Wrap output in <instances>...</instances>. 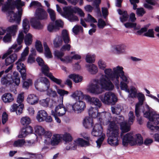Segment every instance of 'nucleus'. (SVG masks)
I'll use <instances>...</instances> for the list:
<instances>
[{
    "instance_id": "obj_1",
    "label": "nucleus",
    "mask_w": 159,
    "mask_h": 159,
    "mask_svg": "<svg viewBox=\"0 0 159 159\" xmlns=\"http://www.w3.org/2000/svg\"><path fill=\"white\" fill-rule=\"evenodd\" d=\"M24 2L21 0H7L2 6V11L7 12L9 21L19 24L21 20L22 10L21 7L24 5Z\"/></svg>"
},
{
    "instance_id": "obj_2",
    "label": "nucleus",
    "mask_w": 159,
    "mask_h": 159,
    "mask_svg": "<svg viewBox=\"0 0 159 159\" xmlns=\"http://www.w3.org/2000/svg\"><path fill=\"white\" fill-rule=\"evenodd\" d=\"M123 70V67L119 66L113 67L114 72L109 79L118 90L120 89L122 90L126 89L131 81L129 77L125 74Z\"/></svg>"
},
{
    "instance_id": "obj_3",
    "label": "nucleus",
    "mask_w": 159,
    "mask_h": 159,
    "mask_svg": "<svg viewBox=\"0 0 159 159\" xmlns=\"http://www.w3.org/2000/svg\"><path fill=\"white\" fill-rule=\"evenodd\" d=\"M98 65L99 69L104 70V73L101 75L99 79L102 88L107 91L113 90L114 89V85L109 79L114 72L113 68H106V63L102 59L98 61Z\"/></svg>"
},
{
    "instance_id": "obj_4",
    "label": "nucleus",
    "mask_w": 159,
    "mask_h": 159,
    "mask_svg": "<svg viewBox=\"0 0 159 159\" xmlns=\"http://www.w3.org/2000/svg\"><path fill=\"white\" fill-rule=\"evenodd\" d=\"M24 37L23 32H20L18 37L17 39V44L14 43L12 46L10 48L8 51L4 53L2 57V59L6 58L5 64L9 65L15 61L16 59L17 56L15 53L9 55L13 51L15 52H18L22 48V45L21 44L23 42V38Z\"/></svg>"
},
{
    "instance_id": "obj_5",
    "label": "nucleus",
    "mask_w": 159,
    "mask_h": 159,
    "mask_svg": "<svg viewBox=\"0 0 159 159\" xmlns=\"http://www.w3.org/2000/svg\"><path fill=\"white\" fill-rule=\"evenodd\" d=\"M144 109L143 111L144 116L147 118L149 121L147 124V127L151 132H159V126L153 125L152 124L157 125L159 123V114L150 107L147 104L144 107Z\"/></svg>"
},
{
    "instance_id": "obj_6",
    "label": "nucleus",
    "mask_w": 159,
    "mask_h": 159,
    "mask_svg": "<svg viewBox=\"0 0 159 159\" xmlns=\"http://www.w3.org/2000/svg\"><path fill=\"white\" fill-rule=\"evenodd\" d=\"M107 134L108 137L107 141L108 144L112 147H116L119 145L120 140L119 129L115 123L113 122L110 123Z\"/></svg>"
},
{
    "instance_id": "obj_7",
    "label": "nucleus",
    "mask_w": 159,
    "mask_h": 159,
    "mask_svg": "<svg viewBox=\"0 0 159 159\" xmlns=\"http://www.w3.org/2000/svg\"><path fill=\"white\" fill-rule=\"evenodd\" d=\"M98 110L93 107H90L89 110V114L91 118L98 119V121L103 125H107L110 122L111 117L110 113L103 111L98 112Z\"/></svg>"
},
{
    "instance_id": "obj_8",
    "label": "nucleus",
    "mask_w": 159,
    "mask_h": 159,
    "mask_svg": "<svg viewBox=\"0 0 159 159\" xmlns=\"http://www.w3.org/2000/svg\"><path fill=\"white\" fill-rule=\"evenodd\" d=\"M122 144L127 146L128 144L131 145H135L137 143L140 145L143 143V138L140 134L134 135L132 133H129L126 134L122 138Z\"/></svg>"
},
{
    "instance_id": "obj_9",
    "label": "nucleus",
    "mask_w": 159,
    "mask_h": 159,
    "mask_svg": "<svg viewBox=\"0 0 159 159\" xmlns=\"http://www.w3.org/2000/svg\"><path fill=\"white\" fill-rule=\"evenodd\" d=\"M35 16V18H32L30 20L32 26L35 29H42L43 26L37 18L40 20L46 19L47 17V12L43 9L38 8L36 10Z\"/></svg>"
},
{
    "instance_id": "obj_10",
    "label": "nucleus",
    "mask_w": 159,
    "mask_h": 159,
    "mask_svg": "<svg viewBox=\"0 0 159 159\" xmlns=\"http://www.w3.org/2000/svg\"><path fill=\"white\" fill-rule=\"evenodd\" d=\"M29 47H26L21 54V57L18 61L16 63L17 70L20 73L22 78L23 80H25L26 74V73L25 66L22 62L26 59V57L29 53Z\"/></svg>"
},
{
    "instance_id": "obj_11",
    "label": "nucleus",
    "mask_w": 159,
    "mask_h": 159,
    "mask_svg": "<svg viewBox=\"0 0 159 159\" xmlns=\"http://www.w3.org/2000/svg\"><path fill=\"white\" fill-rule=\"evenodd\" d=\"M100 123V124H96L91 132L92 135L94 136L97 137L101 136V137L98 138L96 141L97 147L99 148H100L105 137V134L102 133V128L101 125L102 124Z\"/></svg>"
},
{
    "instance_id": "obj_12",
    "label": "nucleus",
    "mask_w": 159,
    "mask_h": 159,
    "mask_svg": "<svg viewBox=\"0 0 159 159\" xmlns=\"http://www.w3.org/2000/svg\"><path fill=\"white\" fill-rule=\"evenodd\" d=\"M1 82L2 84L4 85L10 84L14 82L16 85H18L20 82L19 74L17 72H14L12 76L9 74L4 75L1 79Z\"/></svg>"
},
{
    "instance_id": "obj_13",
    "label": "nucleus",
    "mask_w": 159,
    "mask_h": 159,
    "mask_svg": "<svg viewBox=\"0 0 159 159\" xmlns=\"http://www.w3.org/2000/svg\"><path fill=\"white\" fill-rule=\"evenodd\" d=\"M99 98L103 103L107 105H114L117 101V98L113 93L108 92L100 95Z\"/></svg>"
},
{
    "instance_id": "obj_14",
    "label": "nucleus",
    "mask_w": 159,
    "mask_h": 159,
    "mask_svg": "<svg viewBox=\"0 0 159 159\" xmlns=\"http://www.w3.org/2000/svg\"><path fill=\"white\" fill-rule=\"evenodd\" d=\"M24 99V93L19 94L17 98V102L18 104H14L12 105L10 108L11 112L16 111L18 115H20L22 113L23 109L24 107V104L22 103Z\"/></svg>"
},
{
    "instance_id": "obj_15",
    "label": "nucleus",
    "mask_w": 159,
    "mask_h": 159,
    "mask_svg": "<svg viewBox=\"0 0 159 159\" xmlns=\"http://www.w3.org/2000/svg\"><path fill=\"white\" fill-rule=\"evenodd\" d=\"M63 40L65 43H68L70 42L69 37L67 32L66 30H62L61 36L57 35L53 40V43L54 46L56 48H57L61 46L62 44Z\"/></svg>"
},
{
    "instance_id": "obj_16",
    "label": "nucleus",
    "mask_w": 159,
    "mask_h": 159,
    "mask_svg": "<svg viewBox=\"0 0 159 159\" xmlns=\"http://www.w3.org/2000/svg\"><path fill=\"white\" fill-rule=\"evenodd\" d=\"M50 83L46 77L40 78L35 81V87L36 89L41 91H44L49 89Z\"/></svg>"
},
{
    "instance_id": "obj_17",
    "label": "nucleus",
    "mask_w": 159,
    "mask_h": 159,
    "mask_svg": "<svg viewBox=\"0 0 159 159\" xmlns=\"http://www.w3.org/2000/svg\"><path fill=\"white\" fill-rule=\"evenodd\" d=\"M86 90L90 93L94 94H98L102 93V89L98 85V80L94 79L87 86Z\"/></svg>"
},
{
    "instance_id": "obj_18",
    "label": "nucleus",
    "mask_w": 159,
    "mask_h": 159,
    "mask_svg": "<svg viewBox=\"0 0 159 159\" xmlns=\"http://www.w3.org/2000/svg\"><path fill=\"white\" fill-rule=\"evenodd\" d=\"M70 8H73L71 7H65L63 8V15L67 18L70 22H75L78 20L77 17L74 13V11L69 10Z\"/></svg>"
},
{
    "instance_id": "obj_19",
    "label": "nucleus",
    "mask_w": 159,
    "mask_h": 159,
    "mask_svg": "<svg viewBox=\"0 0 159 159\" xmlns=\"http://www.w3.org/2000/svg\"><path fill=\"white\" fill-rule=\"evenodd\" d=\"M72 110L78 113H81L86 107L85 103L82 100L77 101L74 103L71 104Z\"/></svg>"
},
{
    "instance_id": "obj_20",
    "label": "nucleus",
    "mask_w": 159,
    "mask_h": 159,
    "mask_svg": "<svg viewBox=\"0 0 159 159\" xmlns=\"http://www.w3.org/2000/svg\"><path fill=\"white\" fill-rule=\"evenodd\" d=\"M116 123L114 121H111L113 122L119 124H120V128L122 131L123 132H127L129 131V126L127 125V122L124 121V118L122 116H118L116 118Z\"/></svg>"
},
{
    "instance_id": "obj_21",
    "label": "nucleus",
    "mask_w": 159,
    "mask_h": 159,
    "mask_svg": "<svg viewBox=\"0 0 159 159\" xmlns=\"http://www.w3.org/2000/svg\"><path fill=\"white\" fill-rule=\"evenodd\" d=\"M88 95L84 94L81 91L77 90L72 92L70 97L75 100L78 101L84 99L86 101Z\"/></svg>"
},
{
    "instance_id": "obj_22",
    "label": "nucleus",
    "mask_w": 159,
    "mask_h": 159,
    "mask_svg": "<svg viewBox=\"0 0 159 159\" xmlns=\"http://www.w3.org/2000/svg\"><path fill=\"white\" fill-rule=\"evenodd\" d=\"M136 97L138 99V102L135 106V112L136 116H138V112L139 110L140 107L143 104L145 100V97L144 95L141 92H139Z\"/></svg>"
},
{
    "instance_id": "obj_23",
    "label": "nucleus",
    "mask_w": 159,
    "mask_h": 159,
    "mask_svg": "<svg viewBox=\"0 0 159 159\" xmlns=\"http://www.w3.org/2000/svg\"><path fill=\"white\" fill-rule=\"evenodd\" d=\"M86 101L90 104L94 106V108L98 110L102 106L101 101L98 98L96 97H91L89 95Z\"/></svg>"
},
{
    "instance_id": "obj_24",
    "label": "nucleus",
    "mask_w": 159,
    "mask_h": 159,
    "mask_svg": "<svg viewBox=\"0 0 159 159\" xmlns=\"http://www.w3.org/2000/svg\"><path fill=\"white\" fill-rule=\"evenodd\" d=\"M62 139L61 136L59 134H54L52 139L49 140L45 141L46 145L51 144L52 145L55 146L57 145L61 141Z\"/></svg>"
},
{
    "instance_id": "obj_25",
    "label": "nucleus",
    "mask_w": 159,
    "mask_h": 159,
    "mask_svg": "<svg viewBox=\"0 0 159 159\" xmlns=\"http://www.w3.org/2000/svg\"><path fill=\"white\" fill-rule=\"evenodd\" d=\"M66 111V109L63 106V102L57 106L55 108L54 114H56L59 116H62L64 115Z\"/></svg>"
},
{
    "instance_id": "obj_26",
    "label": "nucleus",
    "mask_w": 159,
    "mask_h": 159,
    "mask_svg": "<svg viewBox=\"0 0 159 159\" xmlns=\"http://www.w3.org/2000/svg\"><path fill=\"white\" fill-rule=\"evenodd\" d=\"M124 91L128 93V97L132 98H136L138 93L137 88L132 86L130 87V89L127 88L126 89L124 90Z\"/></svg>"
},
{
    "instance_id": "obj_27",
    "label": "nucleus",
    "mask_w": 159,
    "mask_h": 159,
    "mask_svg": "<svg viewBox=\"0 0 159 159\" xmlns=\"http://www.w3.org/2000/svg\"><path fill=\"white\" fill-rule=\"evenodd\" d=\"M36 61L39 65L41 67V71L43 74L45 75L47 74V72H49V68L46 65L44 64L43 60L41 58L37 57Z\"/></svg>"
},
{
    "instance_id": "obj_28",
    "label": "nucleus",
    "mask_w": 159,
    "mask_h": 159,
    "mask_svg": "<svg viewBox=\"0 0 159 159\" xmlns=\"http://www.w3.org/2000/svg\"><path fill=\"white\" fill-rule=\"evenodd\" d=\"M47 116V112L45 111L40 110L37 113L36 118L39 122L44 121Z\"/></svg>"
},
{
    "instance_id": "obj_29",
    "label": "nucleus",
    "mask_w": 159,
    "mask_h": 159,
    "mask_svg": "<svg viewBox=\"0 0 159 159\" xmlns=\"http://www.w3.org/2000/svg\"><path fill=\"white\" fill-rule=\"evenodd\" d=\"M113 48L116 51L117 53L124 54L125 53L126 46L124 44H120L114 46Z\"/></svg>"
},
{
    "instance_id": "obj_30",
    "label": "nucleus",
    "mask_w": 159,
    "mask_h": 159,
    "mask_svg": "<svg viewBox=\"0 0 159 159\" xmlns=\"http://www.w3.org/2000/svg\"><path fill=\"white\" fill-rule=\"evenodd\" d=\"M38 97L35 94L29 95L27 98V101L29 104L34 105L38 103L39 101Z\"/></svg>"
},
{
    "instance_id": "obj_31",
    "label": "nucleus",
    "mask_w": 159,
    "mask_h": 159,
    "mask_svg": "<svg viewBox=\"0 0 159 159\" xmlns=\"http://www.w3.org/2000/svg\"><path fill=\"white\" fill-rule=\"evenodd\" d=\"M22 27L24 30V32L23 31H20L19 34L20 32H22L24 36V32L26 34L29 31L30 28V25L29 23V20L27 18H25L22 21ZM19 34H18L19 36ZM24 37L23 38H24Z\"/></svg>"
},
{
    "instance_id": "obj_32",
    "label": "nucleus",
    "mask_w": 159,
    "mask_h": 159,
    "mask_svg": "<svg viewBox=\"0 0 159 159\" xmlns=\"http://www.w3.org/2000/svg\"><path fill=\"white\" fill-rule=\"evenodd\" d=\"M117 11L119 14L121 15L120 19L121 22L123 23L127 21L129 18V16L126 11L120 9H118Z\"/></svg>"
},
{
    "instance_id": "obj_33",
    "label": "nucleus",
    "mask_w": 159,
    "mask_h": 159,
    "mask_svg": "<svg viewBox=\"0 0 159 159\" xmlns=\"http://www.w3.org/2000/svg\"><path fill=\"white\" fill-rule=\"evenodd\" d=\"M2 100L5 103H10L14 100L12 95L10 93H6L3 94L2 97Z\"/></svg>"
},
{
    "instance_id": "obj_34",
    "label": "nucleus",
    "mask_w": 159,
    "mask_h": 159,
    "mask_svg": "<svg viewBox=\"0 0 159 159\" xmlns=\"http://www.w3.org/2000/svg\"><path fill=\"white\" fill-rule=\"evenodd\" d=\"M46 74H45L44 75L49 77L52 81L60 85L61 87H62V86L61 85V83L62 82L61 80L55 77L53 75L52 73L49 72H49H47Z\"/></svg>"
},
{
    "instance_id": "obj_35",
    "label": "nucleus",
    "mask_w": 159,
    "mask_h": 159,
    "mask_svg": "<svg viewBox=\"0 0 159 159\" xmlns=\"http://www.w3.org/2000/svg\"><path fill=\"white\" fill-rule=\"evenodd\" d=\"M18 30V27L17 25H13L7 27L6 30L8 33L7 34H10L11 36H14L16 35Z\"/></svg>"
},
{
    "instance_id": "obj_36",
    "label": "nucleus",
    "mask_w": 159,
    "mask_h": 159,
    "mask_svg": "<svg viewBox=\"0 0 159 159\" xmlns=\"http://www.w3.org/2000/svg\"><path fill=\"white\" fill-rule=\"evenodd\" d=\"M74 142L77 144V145L82 147H86L90 145L89 141H85L81 138H78L74 140Z\"/></svg>"
},
{
    "instance_id": "obj_37",
    "label": "nucleus",
    "mask_w": 159,
    "mask_h": 159,
    "mask_svg": "<svg viewBox=\"0 0 159 159\" xmlns=\"http://www.w3.org/2000/svg\"><path fill=\"white\" fill-rule=\"evenodd\" d=\"M90 117H86L84 120L83 125L86 128H89L92 127L93 125V119Z\"/></svg>"
},
{
    "instance_id": "obj_38",
    "label": "nucleus",
    "mask_w": 159,
    "mask_h": 159,
    "mask_svg": "<svg viewBox=\"0 0 159 159\" xmlns=\"http://www.w3.org/2000/svg\"><path fill=\"white\" fill-rule=\"evenodd\" d=\"M87 67L89 72L91 74H95L98 72V68L94 64L88 65L87 66Z\"/></svg>"
},
{
    "instance_id": "obj_39",
    "label": "nucleus",
    "mask_w": 159,
    "mask_h": 159,
    "mask_svg": "<svg viewBox=\"0 0 159 159\" xmlns=\"http://www.w3.org/2000/svg\"><path fill=\"white\" fill-rule=\"evenodd\" d=\"M62 139L65 141V144H67L73 140V138L70 134L67 132L61 135Z\"/></svg>"
},
{
    "instance_id": "obj_40",
    "label": "nucleus",
    "mask_w": 159,
    "mask_h": 159,
    "mask_svg": "<svg viewBox=\"0 0 159 159\" xmlns=\"http://www.w3.org/2000/svg\"><path fill=\"white\" fill-rule=\"evenodd\" d=\"M69 77L72 79L75 83H78L82 81L83 78L81 76L75 74H71L69 75Z\"/></svg>"
},
{
    "instance_id": "obj_41",
    "label": "nucleus",
    "mask_w": 159,
    "mask_h": 159,
    "mask_svg": "<svg viewBox=\"0 0 159 159\" xmlns=\"http://www.w3.org/2000/svg\"><path fill=\"white\" fill-rule=\"evenodd\" d=\"M34 133L36 136H41L43 135L44 129L39 125L36 126L34 128Z\"/></svg>"
},
{
    "instance_id": "obj_42",
    "label": "nucleus",
    "mask_w": 159,
    "mask_h": 159,
    "mask_svg": "<svg viewBox=\"0 0 159 159\" xmlns=\"http://www.w3.org/2000/svg\"><path fill=\"white\" fill-rule=\"evenodd\" d=\"M43 46L44 49V54L45 57L48 58H50L52 57V55L50 48L46 42L43 43Z\"/></svg>"
},
{
    "instance_id": "obj_43",
    "label": "nucleus",
    "mask_w": 159,
    "mask_h": 159,
    "mask_svg": "<svg viewBox=\"0 0 159 159\" xmlns=\"http://www.w3.org/2000/svg\"><path fill=\"white\" fill-rule=\"evenodd\" d=\"M55 87L57 90V93L61 97V99L60 100V101L61 102H63L64 96L67 95L69 93V92L63 89H58L56 85H55Z\"/></svg>"
},
{
    "instance_id": "obj_44",
    "label": "nucleus",
    "mask_w": 159,
    "mask_h": 159,
    "mask_svg": "<svg viewBox=\"0 0 159 159\" xmlns=\"http://www.w3.org/2000/svg\"><path fill=\"white\" fill-rule=\"evenodd\" d=\"M61 51H55L54 53L55 55L58 58H59L61 61L67 63V62L66 61V59H67V56L65 57L64 58H62V57L64 55V53Z\"/></svg>"
},
{
    "instance_id": "obj_45",
    "label": "nucleus",
    "mask_w": 159,
    "mask_h": 159,
    "mask_svg": "<svg viewBox=\"0 0 159 159\" xmlns=\"http://www.w3.org/2000/svg\"><path fill=\"white\" fill-rule=\"evenodd\" d=\"M129 119L128 122L127 123V125L129 126V131L130 130V126L132 125L135 119V116H134L133 112L132 111H130L128 115Z\"/></svg>"
},
{
    "instance_id": "obj_46",
    "label": "nucleus",
    "mask_w": 159,
    "mask_h": 159,
    "mask_svg": "<svg viewBox=\"0 0 159 159\" xmlns=\"http://www.w3.org/2000/svg\"><path fill=\"white\" fill-rule=\"evenodd\" d=\"M95 55L94 54L88 53L86 56V61L89 63H93L95 61Z\"/></svg>"
},
{
    "instance_id": "obj_47",
    "label": "nucleus",
    "mask_w": 159,
    "mask_h": 159,
    "mask_svg": "<svg viewBox=\"0 0 159 159\" xmlns=\"http://www.w3.org/2000/svg\"><path fill=\"white\" fill-rule=\"evenodd\" d=\"M66 148L67 150H75L76 149L77 146V144L74 142V141H73L69 143H68L67 144H66Z\"/></svg>"
},
{
    "instance_id": "obj_48",
    "label": "nucleus",
    "mask_w": 159,
    "mask_h": 159,
    "mask_svg": "<svg viewBox=\"0 0 159 159\" xmlns=\"http://www.w3.org/2000/svg\"><path fill=\"white\" fill-rule=\"evenodd\" d=\"M146 2L144 4V7L147 9H152V7L151 5H154L156 1L154 0H146Z\"/></svg>"
},
{
    "instance_id": "obj_49",
    "label": "nucleus",
    "mask_w": 159,
    "mask_h": 159,
    "mask_svg": "<svg viewBox=\"0 0 159 159\" xmlns=\"http://www.w3.org/2000/svg\"><path fill=\"white\" fill-rule=\"evenodd\" d=\"M25 42L26 45H30L32 42V35L29 33L27 34L25 38Z\"/></svg>"
},
{
    "instance_id": "obj_50",
    "label": "nucleus",
    "mask_w": 159,
    "mask_h": 159,
    "mask_svg": "<svg viewBox=\"0 0 159 159\" xmlns=\"http://www.w3.org/2000/svg\"><path fill=\"white\" fill-rule=\"evenodd\" d=\"M69 10L70 11H74L75 13H78L79 15L81 17H83L84 16V13L78 7H73V8H70L69 9Z\"/></svg>"
},
{
    "instance_id": "obj_51",
    "label": "nucleus",
    "mask_w": 159,
    "mask_h": 159,
    "mask_svg": "<svg viewBox=\"0 0 159 159\" xmlns=\"http://www.w3.org/2000/svg\"><path fill=\"white\" fill-rule=\"evenodd\" d=\"M24 139H19L14 142L13 145L14 147H21L24 145Z\"/></svg>"
},
{
    "instance_id": "obj_52",
    "label": "nucleus",
    "mask_w": 159,
    "mask_h": 159,
    "mask_svg": "<svg viewBox=\"0 0 159 159\" xmlns=\"http://www.w3.org/2000/svg\"><path fill=\"white\" fill-rule=\"evenodd\" d=\"M83 28L80 25H76L72 29V31L75 34H77L79 33L83 32Z\"/></svg>"
},
{
    "instance_id": "obj_53",
    "label": "nucleus",
    "mask_w": 159,
    "mask_h": 159,
    "mask_svg": "<svg viewBox=\"0 0 159 159\" xmlns=\"http://www.w3.org/2000/svg\"><path fill=\"white\" fill-rule=\"evenodd\" d=\"M121 106L120 105H117L115 107H111V110L113 114H118L121 111Z\"/></svg>"
},
{
    "instance_id": "obj_54",
    "label": "nucleus",
    "mask_w": 159,
    "mask_h": 159,
    "mask_svg": "<svg viewBox=\"0 0 159 159\" xmlns=\"http://www.w3.org/2000/svg\"><path fill=\"white\" fill-rule=\"evenodd\" d=\"M46 139H45L44 141V143L46 145V143L45 142V141L47 140H49L50 141L51 140V138L52 136V133L51 132L49 131H45L44 130V133H43V135H42Z\"/></svg>"
},
{
    "instance_id": "obj_55",
    "label": "nucleus",
    "mask_w": 159,
    "mask_h": 159,
    "mask_svg": "<svg viewBox=\"0 0 159 159\" xmlns=\"http://www.w3.org/2000/svg\"><path fill=\"white\" fill-rule=\"evenodd\" d=\"M50 101V98H47L46 99L40 100L39 101V103L43 106L47 107L48 106Z\"/></svg>"
},
{
    "instance_id": "obj_56",
    "label": "nucleus",
    "mask_w": 159,
    "mask_h": 159,
    "mask_svg": "<svg viewBox=\"0 0 159 159\" xmlns=\"http://www.w3.org/2000/svg\"><path fill=\"white\" fill-rule=\"evenodd\" d=\"M125 27L126 28H134V30L135 31L136 30H138L139 29V27H136V24L134 23L127 22L124 24Z\"/></svg>"
},
{
    "instance_id": "obj_57",
    "label": "nucleus",
    "mask_w": 159,
    "mask_h": 159,
    "mask_svg": "<svg viewBox=\"0 0 159 159\" xmlns=\"http://www.w3.org/2000/svg\"><path fill=\"white\" fill-rule=\"evenodd\" d=\"M81 58V56L78 54H75L72 57H70V56H67V58L66 60V61L67 63L70 62L72 59L75 60H79Z\"/></svg>"
},
{
    "instance_id": "obj_58",
    "label": "nucleus",
    "mask_w": 159,
    "mask_h": 159,
    "mask_svg": "<svg viewBox=\"0 0 159 159\" xmlns=\"http://www.w3.org/2000/svg\"><path fill=\"white\" fill-rule=\"evenodd\" d=\"M21 123L24 125H29L31 122L30 119L28 117H24L21 119Z\"/></svg>"
},
{
    "instance_id": "obj_59",
    "label": "nucleus",
    "mask_w": 159,
    "mask_h": 159,
    "mask_svg": "<svg viewBox=\"0 0 159 159\" xmlns=\"http://www.w3.org/2000/svg\"><path fill=\"white\" fill-rule=\"evenodd\" d=\"M47 90V94L48 96L53 98L56 97L57 96L56 92L55 90H53L52 89H49Z\"/></svg>"
},
{
    "instance_id": "obj_60",
    "label": "nucleus",
    "mask_w": 159,
    "mask_h": 159,
    "mask_svg": "<svg viewBox=\"0 0 159 159\" xmlns=\"http://www.w3.org/2000/svg\"><path fill=\"white\" fill-rule=\"evenodd\" d=\"M35 47L36 50L39 52H41L43 51V49L41 42L39 40H36L35 42Z\"/></svg>"
},
{
    "instance_id": "obj_61",
    "label": "nucleus",
    "mask_w": 159,
    "mask_h": 159,
    "mask_svg": "<svg viewBox=\"0 0 159 159\" xmlns=\"http://www.w3.org/2000/svg\"><path fill=\"white\" fill-rule=\"evenodd\" d=\"M48 11L49 13L51 19L52 21H54L56 19V14L54 11L52 9L48 8Z\"/></svg>"
},
{
    "instance_id": "obj_62",
    "label": "nucleus",
    "mask_w": 159,
    "mask_h": 159,
    "mask_svg": "<svg viewBox=\"0 0 159 159\" xmlns=\"http://www.w3.org/2000/svg\"><path fill=\"white\" fill-rule=\"evenodd\" d=\"M106 25L105 22L102 19L98 20V27L100 29H103Z\"/></svg>"
},
{
    "instance_id": "obj_63",
    "label": "nucleus",
    "mask_w": 159,
    "mask_h": 159,
    "mask_svg": "<svg viewBox=\"0 0 159 159\" xmlns=\"http://www.w3.org/2000/svg\"><path fill=\"white\" fill-rule=\"evenodd\" d=\"M28 135V134L27 132H26L25 129L23 128H22L20 131L18 137L19 138H22L25 137Z\"/></svg>"
},
{
    "instance_id": "obj_64",
    "label": "nucleus",
    "mask_w": 159,
    "mask_h": 159,
    "mask_svg": "<svg viewBox=\"0 0 159 159\" xmlns=\"http://www.w3.org/2000/svg\"><path fill=\"white\" fill-rule=\"evenodd\" d=\"M145 13V11L143 8L137 9L136 14L139 16H142Z\"/></svg>"
}]
</instances>
